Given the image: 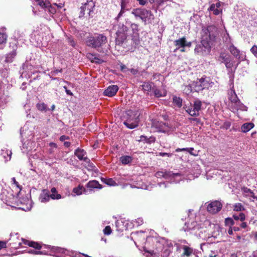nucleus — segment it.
<instances>
[{
	"label": "nucleus",
	"instance_id": "1",
	"mask_svg": "<svg viewBox=\"0 0 257 257\" xmlns=\"http://www.w3.org/2000/svg\"><path fill=\"white\" fill-rule=\"evenodd\" d=\"M217 28L214 25H209L203 27L201 31V40L208 47V44L211 45L215 41L217 34Z\"/></svg>",
	"mask_w": 257,
	"mask_h": 257
},
{
	"label": "nucleus",
	"instance_id": "2",
	"mask_svg": "<svg viewBox=\"0 0 257 257\" xmlns=\"http://www.w3.org/2000/svg\"><path fill=\"white\" fill-rule=\"evenodd\" d=\"M131 14L136 19L140 18L141 19L145 25L152 24L155 19L154 14L151 11L144 8L134 9L132 11Z\"/></svg>",
	"mask_w": 257,
	"mask_h": 257
},
{
	"label": "nucleus",
	"instance_id": "3",
	"mask_svg": "<svg viewBox=\"0 0 257 257\" xmlns=\"http://www.w3.org/2000/svg\"><path fill=\"white\" fill-rule=\"evenodd\" d=\"M107 42L106 36L102 34H95L88 38L86 43L89 47L97 49L102 47Z\"/></svg>",
	"mask_w": 257,
	"mask_h": 257
},
{
	"label": "nucleus",
	"instance_id": "4",
	"mask_svg": "<svg viewBox=\"0 0 257 257\" xmlns=\"http://www.w3.org/2000/svg\"><path fill=\"white\" fill-rule=\"evenodd\" d=\"M151 128L153 132L162 133L173 132L176 129L175 126L164 123L162 121H159L156 119L152 120Z\"/></svg>",
	"mask_w": 257,
	"mask_h": 257
},
{
	"label": "nucleus",
	"instance_id": "5",
	"mask_svg": "<svg viewBox=\"0 0 257 257\" xmlns=\"http://www.w3.org/2000/svg\"><path fill=\"white\" fill-rule=\"evenodd\" d=\"M155 176L157 178H164L169 180L171 183H177L182 179V176L179 173H173L172 172L158 171L156 173Z\"/></svg>",
	"mask_w": 257,
	"mask_h": 257
},
{
	"label": "nucleus",
	"instance_id": "6",
	"mask_svg": "<svg viewBox=\"0 0 257 257\" xmlns=\"http://www.w3.org/2000/svg\"><path fill=\"white\" fill-rule=\"evenodd\" d=\"M126 113L129 117L124 121V124L131 129L137 127L139 123V116L137 114L132 110L127 111Z\"/></svg>",
	"mask_w": 257,
	"mask_h": 257
},
{
	"label": "nucleus",
	"instance_id": "7",
	"mask_svg": "<svg viewBox=\"0 0 257 257\" xmlns=\"http://www.w3.org/2000/svg\"><path fill=\"white\" fill-rule=\"evenodd\" d=\"M128 29L123 24L119 25L116 32L115 42L116 44L121 45L125 40L127 37Z\"/></svg>",
	"mask_w": 257,
	"mask_h": 257
},
{
	"label": "nucleus",
	"instance_id": "8",
	"mask_svg": "<svg viewBox=\"0 0 257 257\" xmlns=\"http://www.w3.org/2000/svg\"><path fill=\"white\" fill-rule=\"evenodd\" d=\"M29 122H27L21 130V135L23 138L22 142L25 141V138L28 139H33L34 136V126L30 125Z\"/></svg>",
	"mask_w": 257,
	"mask_h": 257
},
{
	"label": "nucleus",
	"instance_id": "9",
	"mask_svg": "<svg viewBox=\"0 0 257 257\" xmlns=\"http://www.w3.org/2000/svg\"><path fill=\"white\" fill-rule=\"evenodd\" d=\"M174 44L176 47L174 52H176L177 50H179L181 52H184L185 51V48L186 47L189 48L191 46V42H187L184 37L175 40Z\"/></svg>",
	"mask_w": 257,
	"mask_h": 257
},
{
	"label": "nucleus",
	"instance_id": "10",
	"mask_svg": "<svg viewBox=\"0 0 257 257\" xmlns=\"http://www.w3.org/2000/svg\"><path fill=\"white\" fill-rule=\"evenodd\" d=\"M201 101L199 99H197L193 102L192 107L187 108L186 111L192 116H198L199 115V111L201 109Z\"/></svg>",
	"mask_w": 257,
	"mask_h": 257
},
{
	"label": "nucleus",
	"instance_id": "11",
	"mask_svg": "<svg viewBox=\"0 0 257 257\" xmlns=\"http://www.w3.org/2000/svg\"><path fill=\"white\" fill-rule=\"evenodd\" d=\"M74 154L79 160L82 161L83 160L86 163H88V166L90 168V169L93 170L94 166L92 163H90V160L85 156L86 155V152L80 148H77L74 152Z\"/></svg>",
	"mask_w": 257,
	"mask_h": 257
},
{
	"label": "nucleus",
	"instance_id": "12",
	"mask_svg": "<svg viewBox=\"0 0 257 257\" xmlns=\"http://www.w3.org/2000/svg\"><path fill=\"white\" fill-rule=\"evenodd\" d=\"M46 248L50 249V251H51V252L54 253H50L49 255H50L59 257V256L58 255L59 254H64L68 255H70V251L64 248H62L57 246H51L50 245H47L46 246Z\"/></svg>",
	"mask_w": 257,
	"mask_h": 257
},
{
	"label": "nucleus",
	"instance_id": "13",
	"mask_svg": "<svg viewBox=\"0 0 257 257\" xmlns=\"http://www.w3.org/2000/svg\"><path fill=\"white\" fill-rule=\"evenodd\" d=\"M208 47L203 43V41H201V43L196 45L195 48V52L199 55H206L208 54L210 50L211 44H208Z\"/></svg>",
	"mask_w": 257,
	"mask_h": 257
},
{
	"label": "nucleus",
	"instance_id": "14",
	"mask_svg": "<svg viewBox=\"0 0 257 257\" xmlns=\"http://www.w3.org/2000/svg\"><path fill=\"white\" fill-rule=\"evenodd\" d=\"M222 205L218 201H214L210 202L207 206V211L212 214H215L222 208Z\"/></svg>",
	"mask_w": 257,
	"mask_h": 257
},
{
	"label": "nucleus",
	"instance_id": "15",
	"mask_svg": "<svg viewBox=\"0 0 257 257\" xmlns=\"http://www.w3.org/2000/svg\"><path fill=\"white\" fill-rule=\"evenodd\" d=\"M86 187L85 194H91L95 189H100L102 188V185L96 180L89 181L86 184Z\"/></svg>",
	"mask_w": 257,
	"mask_h": 257
},
{
	"label": "nucleus",
	"instance_id": "16",
	"mask_svg": "<svg viewBox=\"0 0 257 257\" xmlns=\"http://www.w3.org/2000/svg\"><path fill=\"white\" fill-rule=\"evenodd\" d=\"M14 195L11 192H9L8 190L3 189L0 194V199L6 204H8L11 202L14 198Z\"/></svg>",
	"mask_w": 257,
	"mask_h": 257
},
{
	"label": "nucleus",
	"instance_id": "17",
	"mask_svg": "<svg viewBox=\"0 0 257 257\" xmlns=\"http://www.w3.org/2000/svg\"><path fill=\"white\" fill-rule=\"evenodd\" d=\"M230 107L231 111L233 112L238 110L242 111L247 110V107L242 103L239 99L230 104Z\"/></svg>",
	"mask_w": 257,
	"mask_h": 257
},
{
	"label": "nucleus",
	"instance_id": "18",
	"mask_svg": "<svg viewBox=\"0 0 257 257\" xmlns=\"http://www.w3.org/2000/svg\"><path fill=\"white\" fill-rule=\"evenodd\" d=\"M180 248L183 250V252L180 257H190L192 254H195V249L188 245L181 244Z\"/></svg>",
	"mask_w": 257,
	"mask_h": 257
},
{
	"label": "nucleus",
	"instance_id": "19",
	"mask_svg": "<svg viewBox=\"0 0 257 257\" xmlns=\"http://www.w3.org/2000/svg\"><path fill=\"white\" fill-rule=\"evenodd\" d=\"M118 90V87L117 85H110L104 91L103 94L105 96L112 97L116 94Z\"/></svg>",
	"mask_w": 257,
	"mask_h": 257
},
{
	"label": "nucleus",
	"instance_id": "20",
	"mask_svg": "<svg viewBox=\"0 0 257 257\" xmlns=\"http://www.w3.org/2000/svg\"><path fill=\"white\" fill-rule=\"evenodd\" d=\"M230 53L237 59L240 60H243L244 55L240 52L233 45L230 46L229 48Z\"/></svg>",
	"mask_w": 257,
	"mask_h": 257
},
{
	"label": "nucleus",
	"instance_id": "21",
	"mask_svg": "<svg viewBox=\"0 0 257 257\" xmlns=\"http://www.w3.org/2000/svg\"><path fill=\"white\" fill-rule=\"evenodd\" d=\"M50 199V191L47 189L42 190L39 197V201L42 203H46L49 201Z\"/></svg>",
	"mask_w": 257,
	"mask_h": 257
},
{
	"label": "nucleus",
	"instance_id": "22",
	"mask_svg": "<svg viewBox=\"0 0 257 257\" xmlns=\"http://www.w3.org/2000/svg\"><path fill=\"white\" fill-rule=\"evenodd\" d=\"M34 142L29 139L23 143L21 149L23 153H26L31 151L34 148Z\"/></svg>",
	"mask_w": 257,
	"mask_h": 257
},
{
	"label": "nucleus",
	"instance_id": "23",
	"mask_svg": "<svg viewBox=\"0 0 257 257\" xmlns=\"http://www.w3.org/2000/svg\"><path fill=\"white\" fill-rule=\"evenodd\" d=\"M12 154V151L7 149H2L1 151V156L5 162L11 160Z\"/></svg>",
	"mask_w": 257,
	"mask_h": 257
},
{
	"label": "nucleus",
	"instance_id": "24",
	"mask_svg": "<svg viewBox=\"0 0 257 257\" xmlns=\"http://www.w3.org/2000/svg\"><path fill=\"white\" fill-rule=\"evenodd\" d=\"M194 91L199 92L204 89L202 85V79H198L192 83Z\"/></svg>",
	"mask_w": 257,
	"mask_h": 257
},
{
	"label": "nucleus",
	"instance_id": "25",
	"mask_svg": "<svg viewBox=\"0 0 257 257\" xmlns=\"http://www.w3.org/2000/svg\"><path fill=\"white\" fill-rule=\"evenodd\" d=\"M22 242H19V245L21 246L22 243L25 244H27L29 246L32 247L35 249H40L41 248V246L37 242L34 241H29L23 238H22Z\"/></svg>",
	"mask_w": 257,
	"mask_h": 257
},
{
	"label": "nucleus",
	"instance_id": "26",
	"mask_svg": "<svg viewBox=\"0 0 257 257\" xmlns=\"http://www.w3.org/2000/svg\"><path fill=\"white\" fill-rule=\"evenodd\" d=\"M201 79L204 89H209L214 85V82L212 81L209 77H206L205 78H201Z\"/></svg>",
	"mask_w": 257,
	"mask_h": 257
},
{
	"label": "nucleus",
	"instance_id": "27",
	"mask_svg": "<svg viewBox=\"0 0 257 257\" xmlns=\"http://www.w3.org/2000/svg\"><path fill=\"white\" fill-rule=\"evenodd\" d=\"M228 98L230 101V104L235 102L236 100H238L239 99L233 89V86L230 88L229 92H228Z\"/></svg>",
	"mask_w": 257,
	"mask_h": 257
},
{
	"label": "nucleus",
	"instance_id": "28",
	"mask_svg": "<svg viewBox=\"0 0 257 257\" xmlns=\"http://www.w3.org/2000/svg\"><path fill=\"white\" fill-rule=\"evenodd\" d=\"M57 4H53L51 5L50 2L49 3V6L45 10L46 12H48L50 15H53L57 12Z\"/></svg>",
	"mask_w": 257,
	"mask_h": 257
},
{
	"label": "nucleus",
	"instance_id": "29",
	"mask_svg": "<svg viewBox=\"0 0 257 257\" xmlns=\"http://www.w3.org/2000/svg\"><path fill=\"white\" fill-rule=\"evenodd\" d=\"M82 6H86L85 10L88 12L89 16L91 15V13L93 12V8L95 6L93 2H87Z\"/></svg>",
	"mask_w": 257,
	"mask_h": 257
},
{
	"label": "nucleus",
	"instance_id": "30",
	"mask_svg": "<svg viewBox=\"0 0 257 257\" xmlns=\"http://www.w3.org/2000/svg\"><path fill=\"white\" fill-rule=\"evenodd\" d=\"M130 28L134 37H138L139 36V25L136 23H131Z\"/></svg>",
	"mask_w": 257,
	"mask_h": 257
},
{
	"label": "nucleus",
	"instance_id": "31",
	"mask_svg": "<svg viewBox=\"0 0 257 257\" xmlns=\"http://www.w3.org/2000/svg\"><path fill=\"white\" fill-rule=\"evenodd\" d=\"M37 4L42 9L45 11L46 9L49 6V0H34Z\"/></svg>",
	"mask_w": 257,
	"mask_h": 257
},
{
	"label": "nucleus",
	"instance_id": "32",
	"mask_svg": "<svg viewBox=\"0 0 257 257\" xmlns=\"http://www.w3.org/2000/svg\"><path fill=\"white\" fill-rule=\"evenodd\" d=\"M51 194H50L51 199L53 200H58L62 198L61 195L58 193L57 189L55 187H53L51 189Z\"/></svg>",
	"mask_w": 257,
	"mask_h": 257
},
{
	"label": "nucleus",
	"instance_id": "33",
	"mask_svg": "<svg viewBox=\"0 0 257 257\" xmlns=\"http://www.w3.org/2000/svg\"><path fill=\"white\" fill-rule=\"evenodd\" d=\"M254 126V124L251 122L245 123L241 127V131L243 133H247Z\"/></svg>",
	"mask_w": 257,
	"mask_h": 257
},
{
	"label": "nucleus",
	"instance_id": "34",
	"mask_svg": "<svg viewBox=\"0 0 257 257\" xmlns=\"http://www.w3.org/2000/svg\"><path fill=\"white\" fill-rule=\"evenodd\" d=\"M120 161L123 165H127L131 163L133 161V158L130 156H122L119 159Z\"/></svg>",
	"mask_w": 257,
	"mask_h": 257
},
{
	"label": "nucleus",
	"instance_id": "35",
	"mask_svg": "<svg viewBox=\"0 0 257 257\" xmlns=\"http://www.w3.org/2000/svg\"><path fill=\"white\" fill-rule=\"evenodd\" d=\"M86 189L81 185H79L77 187H75L73 189V192L75 193L77 195H80L83 193L85 194Z\"/></svg>",
	"mask_w": 257,
	"mask_h": 257
},
{
	"label": "nucleus",
	"instance_id": "36",
	"mask_svg": "<svg viewBox=\"0 0 257 257\" xmlns=\"http://www.w3.org/2000/svg\"><path fill=\"white\" fill-rule=\"evenodd\" d=\"M101 180L103 183H104L105 184H107L108 186H115L117 185V183L112 178H101Z\"/></svg>",
	"mask_w": 257,
	"mask_h": 257
},
{
	"label": "nucleus",
	"instance_id": "37",
	"mask_svg": "<svg viewBox=\"0 0 257 257\" xmlns=\"http://www.w3.org/2000/svg\"><path fill=\"white\" fill-rule=\"evenodd\" d=\"M139 141L151 144L155 142V138L154 137H151L148 138L146 136L142 135L140 137V140Z\"/></svg>",
	"mask_w": 257,
	"mask_h": 257
},
{
	"label": "nucleus",
	"instance_id": "38",
	"mask_svg": "<svg viewBox=\"0 0 257 257\" xmlns=\"http://www.w3.org/2000/svg\"><path fill=\"white\" fill-rule=\"evenodd\" d=\"M173 103L174 105H176L179 108H180L182 105V100L179 97L174 96L173 97Z\"/></svg>",
	"mask_w": 257,
	"mask_h": 257
},
{
	"label": "nucleus",
	"instance_id": "39",
	"mask_svg": "<svg viewBox=\"0 0 257 257\" xmlns=\"http://www.w3.org/2000/svg\"><path fill=\"white\" fill-rule=\"evenodd\" d=\"M183 91L184 93L187 95L194 91L192 83L190 85L184 86Z\"/></svg>",
	"mask_w": 257,
	"mask_h": 257
},
{
	"label": "nucleus",
	"instance_id": "40",
	"mask_svg": "<svg viewBox=\"0 0 257 257\" xmlns=\"http://www.w3.org/2000/svg\"><path fill=\"white\" fill-rule=\"evenodd\" d=\"M37 109L41 111H46L47 110V106L44 102L38 103L36 105Z\"/></svg>",
	"mask_w": 257,
	"mask_h": 257
},
{
	"label": "nucleus",
	"instance_id": "41",
	"mask_svg": "<svg viewBox=\"0 0 257 257\" xmlns=\"http://www.w3.org/2000/svg\"><path fill=\"white\" fill-rule=\"evenodd\" d=\"M208 10L210 11L213 12V13L215 15H218L221 12V9H218L217 8H216L215 6V4H212L209 8H208Z\"/></svg>",
	"mask_w": 257,
	"mask_h": 257
},
{
	"label": "nucleus",
	"instance_id": "42",
	"mask_svg": "<svg viewBox=\"0 0 257 257\" xmlns=\"http://www.w3.org/2000/svg\"><path fill=\"white\" fill-rule=\"evenodd\" d=\"M233 209L235 211H241L244 210V207L242 204L238 203L233 205Z\"/></svg>",
	"mask_w": 257,
	"mask_h": 257
},
{
	"label": "nucleus",
	"instance_id": "43",
	"mask_svg": "<svg viewBox=\"0 0 257 257\" xmlns=\"http://www.w3.org/2000/svg\"><path fill=\"white\" fill-rule=\"evenodd\" d=\"M142 89L145 91H149L152 88L151 83L148 82H144L141 85Z\"/></svg>",
	"mask_w": 257,
	"mask_h": 257
},
{
	"label": "nucleus",
	"instance_id": "44",
	"mask_svg": "<svg viewBox=\"0 0 257 257\" xmlns=\"http://www.w3.org/2000/svg\"><path fill=\"white\" fill-rule=\"evenodd\" d=\"M224 223L225 226L230 227L234 224V221L232 218L228 217L225 218Z\"/></svg>",
	"mask_w": 257,
	"mask_h": 257
},
{
	"label": "nucleus",
	"instance_id": "45",
	"mask_svg": "<svg viewBox=\"0 0 257 257\" xmlns=\"http://www.w3.org/2000/svg\"><path fill=\"white\" fill-rule=\"evenodd\" d=\"M233 217L235 220H240L241 221H243L245 219V214L243 213H240L239 215H233Z\"/></svg>",
	"mask_w": 257,
	"mask_h": 257
},
{
	"label": "nucleus",
	"instance_id": "46",
	"mask_svg": "<svg viewBox=\"0 0 257 257\" xmlns=\"http://www.w3.org/2000/svg\"><path fill=\"white\" fill-rule=\"evenodd\" d=\"M87 57L90 59H92V61L95 63H101L103 62L102 60L98 58L91 54H88Z\"/></svg>",
	"mask_w": 257,
	"mask_h": 257
},
{
	"label": "nucleus",
	"instance_id": "47",
	"mask_svg": "<svg viewBox=\"0 0 257 257\" xmlns=\"http://www.w3.org/2000/svg\"><path fill=\"white\" fill-rule=\"evenodd\" d=\"M16 54L15 52H13L12 53H10L8 55H7L6 57V60L5 61L8 63L12 62L13 61V58L15 56Z\"/></svg>",
	"mask_w": 257,
	"mask_h": 257
},
{
	"label": "nucleus",
	"instance_id": "48",
	"mask_svg": "<svg viewBox=\"0 0 257 257\" xmlns=\"http://www.w3.org/2000/svg\"><path fill=\"white\" fill-rule=\"evenodd\" d=\"M27 252L31 253V254H47L48 253L46 252H45L44 251H37L35 250L34 249H29L28 250H26Z\"/></svg>",
	"mask_w": 257,
	"mask_h": 257
},
{
	"label": "nucleus",
	"instance_id": "49",
	"mask_svg": "<svg viewBox=\"0 0 257 257\" xmlns=\"http://www.w3.org/2000/svg\"><path fill=\"white\" fill-rule=\"evenodd\" d=\"M154 94L157 97H160L165 96L166 93L165 92H162L160 90L156 89L154 90Z\"/></svg>",
	"mask_w": 257,
	"mask_h": 257
},
{
	"label": "nucleus",
	"instance_id": "50",
	"mask_svg": "<svg viewBox=\"0 0 257 257\" xmlns=\"http://www.w3.org/2000/svg\"><path fill=\"white\" fill-rule=\"evenodd\" d=\"M243 191L247 195L253 198L257 199V197H255L254 193L249 189L247 188H244Z\"/></svg>",
	"mask_w": 257,
	"mask_h": 257
},
{
	"label": "nucleus",
	"instance_id": "51",
	"mask_svg": "<svg viewBox=\"0 0 257 257\" xmlns=\"http://www.w3.org/2000/svg\"><path fill=\"white\" fill-rule=\"evenodd\" d=\"M12 183L13 185H15L19 190V192L22 189V187L19 184V183L16 181V178L15 177H13L12 179Z\"/></svg>",
	"mask_w": 257,
	"mask_h": 257
},
{
	"label": "nucleus",
	"instance_id": "52",
	"mask_svg": "<svg viewBox=\"0 0 257 257\" xmlns=\"http://www.w3.org/2000/svg\"><path fill=\"white\" fill-rule=\"evenodd\" d=\"M7 40V36L4 33H0V44L5 43Z\"/></svg>",
	"mask_w": 257,
	"mask_h": 257
},
{
	"label": "nucleus",
	"instance_id": "53",
	"mask_svg": "<svg viewBox=\"0 0 257 257\" xmlns=\"http://www.w3.org/2000/svg\"><path fill=\"white\" fill-rule=\"evenodd\" d=\"M129 3V0H121L120 7L123 9H127V6Z\"/></svg>",
	"mask_w": 257,
	"mask_h": 257
},
{
	"label": "nucleus",
	"instance_id": "54",
	"mask_svg": "<svg viewBox=\"0 0 257 257\" xmlns=\"http://www.w3.org/2000/svg\"><path fill=\"white\" fill-rule=\"evenodd\" d=\"M103 232L105 235H108L111 233V229L109 226H106L103 230Z\"/></svg>",
	"mask_w": 257,
	"mask_h": 257
},
{
	"label": "nucleus",
	"instance_id": "55",
	"mask_svg": "<svg viewBox=\"0 0 257 257\" xmlns=\"http://www.w3.org/2000/svg\"><path fill=\"white\" fill-rule=\"evenodd\" d=\"M231 126V122L228 121H225L222 125L220 127L221 128L227 130Z\"/></svg>",
	"mask_w": 257,
	"mask_h": 257
},
{
	"label": "nucleus",
	"instance_id": "56",
	"mask_svg": "<svg viewBox=\"0 0 257 257\" xmlns=\"http://www.w3.org/2000/svg\"><path fill=\"white\" fill-rule=\"evenodd\" d=\"M67 41L68 43L72 47H74L76 46V43L72 37H68Z\"/></svg>",
	"mask_w": 257,
	"mask_h": 257
},
{
	"label": "nucleus",
	"instance_id": "57",
	"mask_svg": "<svg viewBox=\"0 0 257 257\" xmlns=\"http://www.w3.org/2000/svg\"><path fill=\"white\" fill-rule=\"evenodd\" d=\"M126 10H127V9H122V8H121L120 11L118 13L117 16L115 18V20L118 21L119 19L123 16V14L125 12Z\"/></svg>",
	"mask_w": 257,
	"mask_h": 257
},
{
	"label": "nucleus",
	"instance_id": "58",
	"mask_svg": "<svg viewBox=\"0 0 257 257\" xmlns=\"http://www.w3.org/2000/svg\"><path fill=\"white\" fill-rule=\"evenodd\" d=\"M143 219L142 218H138L134 221L137 226H140L143 223Z\"/></svg>",
	"mask_w": 257,
	"mask_h": 257
},
{
	"label": "nucleus",
	"instance_id": "59",
	"mask_svg": "<svg viewBox=\"0 0 257 257\" xmlns=\"http://www.w3.org/2000/svg\"><path fill=\"white\" fill-rule=\"evenodd\" d=\"M250 51L257 58V46H253L250 49Z\"/></svg>",
	"mask_w": 257,
	"mask_h": 257
},
{
	"label": "nucleus",
	"instance_id": "60",
	"mask_svg": "<svg viewBox=\"0 0 257 257\" xmlns=\"http://www.w3.org/2000/svg\"><path fill=\"white\" fill-rule=\"evenodd\" d=\"M196 222H193L191 223V224L189 226H187V228L188 230H192V229H195L196 228H199L198 226H196Z\"/></svg>",
	"mask_w": 257,
	"mask_h": 257
},
{
	"label": "nucleus",
	"instance_id": "61",
	"mask_svg": "<svg viewBox=\"0 0 257 257\" xmlns=\"http://www.w3.org/2000/svg\"><path fill=\"white\" fill-rule=\"evenodd\" d=\"M158 155L161 157L167 156L168 157H171L172 156V154L160 152L159 153Z\"/></svg>",
	"mask_w": 257,
	"mask_h": 257
},
{
	"label": "nucleus",
	"instance_id": "62",
	"mask_svg": "<svg viewBox=\"0 0 257 257\" xmlns=\"http://www.w3.org/2000/svg\"><path fill=\"white\" fill-rule=\"evenodd\" d=\"M85 7H86V6H81L79 17H83L84 15L85 12Z\"/></svg>",
	"mask_w": 257,
	"mask_h": 257
},
{
	"label": "nucleus",
	"instance_id": "63",
	"mask_svg": "<svg viewBox=\"0 0 257 257\" xmlns=\"http://www.w3.org/2000/svg\"><path fill=\"white\" fill-rule=\"evenodd\" d=\"M128 68L123 64H121L120 65V70L121 71L123 72H126L127 71H128Z\"/></svg>",
	"mask_w": 257,
	"mask_h": 257
},
{
	"label": "nucleus",
	"instance_id": "64",
	"mask_svg": "<svg viewBox=\"0 0 257 257\" xmlns=\"http://www.w3.org/2000/svg\"><path fill=\"white\" fill-rule=\"evenodd\" d=\"M250 223H252V224H254L255 225H257V219H255L253 217L251 218L250 221Z\"/></svg>",
	"mask_w": 257,
	"mask_h": 257
}]
</instances>
